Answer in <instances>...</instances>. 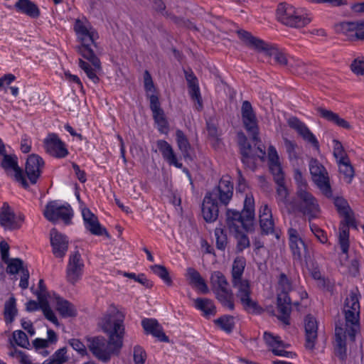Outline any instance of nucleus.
I'll list each match as a JSON object with an SVG mask.
<instances>
[{"label":"nucleus","mask_w":364,"mask_h":364,"mask_svg":"<svg viewBox=\"0 0 364 364\" xmlns=\"http://www.w3.org/2000/svg\"><path fill=\"white\" fill-rule=\"evenodd\" d=\"M38 290L35 292L38 297V300L41 302L48 301V293L46 289L43 279H40L38 282Z\"/></svg>","instance_id":"obj_60"},{"label":"nucleus","mask_w":364,"mask_h":364,"mask_svg":"<svg viewBox=\"0 0 364 364\" xmlns=\"http://www.w3.org/2000/svg\"><path fill=\"white\" fill-rule=\"evenodd\" d=\"M339 172L344 176L348 183H350L354 177V168L352 166L349 159L346 161L338 162Z\"/></svg>","instance_id":"obj_41"},{"label":"nucleus","mask_w":364,"mask_h":364,"mask_svg":"<svg viewBox=\"0 0 364 364\" xmlns=\"http://www.w3.org/2000/svg\"><path fill=\"white\" fill-rule=\"evenodd\" d=\"M43 215L48 220L52 223H55L61 219L66 225L70 223L73 217L70 205H58L55 201L49 202L46 205Z\"/></svg>","instance_id":"obj_14"},{"label":"nucleus","mask_w":364,"mask_h":364,"mask_svg":"<svg viewBox=\"0 0 364 364\" xmlns=\"http://www.w3.org/2000/svg\"><path fill=\"white\" fill-rule=\"evenodd\" d=\"M241 115L243 126L248 134L252 136V139L256 145L260 141L258 123L252 106L247 100L244 101L242 104Z\"/></svg>","instance_id":"obj_12"},{"label":"nucleus","mask_w":364,"mask_h":364,"mask_svg":"<svg viewBox=\"0 0 364 364\" xmlns=\"http://www.w3.org/2000/svg\"><path fill=\"white\" fill-rule=\"evenodd\" d=\"M144 89L147 92L146 96L150 100V109L152 112L153 118L159 127V130L164 132L165 129H168V122L165 117L164 112L161 107L158 96L154 94L155 87L148 70L144 72Z\"/></svg>","instance_id":"obj_5"},{"label":"nucleus","mask_w":364,"mask_h":364,"mask_svg":"<svg viewBox=\"0 0 364 364\" xmlns=\"http://www.w3.org/2000/svg\"><path fill=\"white\" fill-rule=\"evenodd\" d=\"M263 338L267 345L271 347L272 349L277 348H286L288 346V345L284 343L279 337L274 336L272 333L268 332L264 333Z\"/></svg>","instance_id":"obj_46"},{"label":"nucleus","mask_w":364,"mask_h":364,"mask_svg":"<svg viewBox=\"0 0 364 364\" xmlns=\"http://www.w3.org/2000/svg\"><path fill=\"white\" fill-rule=\"evenodd\" d=\"M0 224L11 230L21 228V224L16 221V215L7 203H4L0 208Z\"/></svg>","instance_id":"obj_29"},{"label":"nucleus","mask_w":364,"mask_h":364,"mask_svg":"<svg viewBox=\"0 0 364 364\" xmlns=\"http://www.w3.org/2000/svg\"><path fill=\"white\" fill-rule=\"evenodd\" d=\"M269 168L272 175L284 173L279 161V156L276 149L270 146L268 149Z\"/></svg>","instance_id":"obj_38"},{"label":"nucleus","mask_w":364,"mask_h":364,"mask_svg":"<svg viewBox=\"0 0 364 364\" xmlns=\"http://www.w3.org/2000/svg\"><path fill=\"white\" fill-rule=\"evenodd\" d=\"M274 181L277 184L276 187V200L277 204L284 205L289 214L295 212L296 201L290 200L289 191L285 184L284 173H277L273 175Z\"/></svg>","instance_id":"obj_13"},{"label":"nucleus","mask_w":364,"mask_h":364,"mask_svg":"<svg viewBox=\"0 0 364 364\" xmlns=\"http://www.w3.org/2000/svg\"><path fill=\"white\" fill-rule=\"evenodd\" d=\"M267 55L269 57L273 56L275 62L279 65L286 66L288 65L287 55L274 44H272Z\"/></svg>","instance_id":"obj_42"},{"label":"nucleus","mask_w":364,"mask_h":364,"mask_svg":"<svg viewBox=\"0 0 364 364\" xmlns=\"http://www.w3.org/2000/svg\"><path fill=\"white\" fill-rule=\"evenodd\" d=\"M349 228L346 225H342L339 228V243L341 250L343 253H347L348 250L349 243Z\"/></svg>","instance_id":"obj_47"},{"label":"nucleus","mask_w":364,"mask_h":364,"mask_svg":"<svg viewBox=\"0 0 364 364\" xmlns=\"http://www.w3.org/2000/svg\"><path fill=\"white\" fill-rule=\"evenodd\" d=\"M153 272L159 276L167 285H172V279L166 267L161 264H154L151 266Z\"/></svg>","instance_id":"obj_44"},{"label":"nucleus","mask_w":364,"mask_h":364,"mask_svg":"<svg viewBox=\"0 0 364 364\" xmlns=\"http://www.w3.org/2000/svg\"><path fill=\"white\" fill-rule=\"evenodd\" d=\"M235 237L237 240V250L238 252H242L245 249L250 247V240L246 234L241 230L235 232Z\"/></svg>","instance_id":"obj_49"},{"label":"nucleus","mask_w":364,"mask_h":364,"mask_svg":"<svg viewBox=\"0 0 364 364\" xmlns=\"http://www.w3.org/2000/svg\"><path fill=\"white\" fill-rule=\"evenodd\" d=\"M218 203L205 195L202 204V214L204 220L208 223H212L218 217Z\"/></svg>","instance_id":"obj_30"},{"label":"nucleus","mask_w":364,"mask_h":364,"mask_svg":"<svg viewBox=\"0 0 364 364\" xmlns=\"http://www.w3.org/2000/svg\"><path fill=\"white\" fill-rule=\"evenodd\" d=\"M316 111L322 118L328 122L333 123L334 124L346 129H350L352 128L348 122L345 119L340 117L337 113H335L331 110L319 107L316 108Z\"/></svg>","instance_id":"obj_33"},{"label":"nucleus","mask_w":364,"mask_h":364,"mask_svg":"<svg viewBox=\"0 0 364 364\" xmlns=\"http://www.w3.org/2000/svg\"><path fill=\"white\" fill-rule=\"evenodd\" d=\"M43 166L44 161L40 156L34 154L28 156L26 163L25 171L31 183H36Z\"/></svg>","instance_id":"obj_24"},{"label":"nucleus","mask_w":364,"mask_h":364,"mask_svg":"<svg viewBox=\"0 0 364 364\" xmlns=\"http://www.w3.org/2000/svg\"><path fill=\"white\" fill-rule=\"evenodd\" d=\"M237 143L242 164L246 168L255 171L257 159H259L262 161L264 159L266 155L265 150L258 146L256 152L254 153L247 136L242 132L237 133Z\"/></svg>","instance_id":"obj_9"},{"label":"nucleus","mask_w":364,"mask_h":364,"mask_svg":"<svg viewBox=\"0 0 364 364\" xmlns=\"http://www.w3.org/2000/svg\"><path fill=\"white\" fill-rule=\"evenodd\" d=\"M237 33L245 46L257 53H262L267 55L272 46V43H269L261 38L254 36L251 33L247 31L242 29L238 30L237 31Z\"/></svg>","instance_id":"obj_20"},{"label":"nucleus","mask_w":364,"mask_h":364,"mask_svg":"<svg viewBox=\"0 0 364 364\" xmlns=\"http://www.w3.org/2000/svg\"><path fill=\"white\" fill-rule=\"evenodd\" d=\"M305 346L309 350H313L318 338V323L316 319L311 314L304 318Z\"/></svg>","instance_id":"obj_25"},{"label":"nucleus","mask_w":364,"mask_h":364,"mask_svg":"<svg viewBox=\"0 0 364 364\" xmlns=\"http://www.w3.org/2000/svg\"><path fill=\"white\" fill-rule=\"evenodd\" d=\"M252 222V219H247L242 212L228 209L226 212V223L229 229L236 232L241 228L248 229V225Z\"/></svg>","instance_id":"obj_22"},{"label":"nucleus","mask_w":364,"mask_h":364,"mask_svg":"<svg viewBox=\"0 0 364 364\" xmlns=\"http://www.w3.org/2000/svg\"><path fill=\"white\" fill-rule=\"evenodd\" d=\"M16 300L14 295L4 304V316L6 323H11L17 315Z\"/></svg>","instance_id":"obj_36"},{"label":"nucleus","mask_w":364,"mask_h":364,"mask_svg":"<svg viewBox=\"0 0 364 364\" xmlns=\"http://www.w3.org/2000/svg\"><path fill=\"white\" fill-rule=\"evenodd\" d=\"M279 293L277 294V309L280 315L278 318L284 324H289V316L291 311V301L289 292L291 291L292 286L291 281L284 273L279 275Z\"/></svg>","instance_id":"obj_6"},{"label":"nucleus","mask_w":364,"mask_h":364,"mask_svg":"<svg viewBox=\"0 0 364 364\" xmlns=\"http://www.w3.org/2000/svg\"><path fill=\"white\" fill-rule=\"evenodd\" d=\"M360 303L357 292L351 291L344 301L343 313L345 321L336 323L334 351L336 356L344 361L347 356L346 337L354 341L360 331Z\"/></svg>","instance_id":"obj_2"},{"label":"nucleus","mask_w":364,"mask_h":364,"mask_svg":"<svg viewBox=\"0 0 364 364\" xmlns=\"http://www.w3.org/2000/svg\"><path fill=\"white\" fill-rule=\"evenodd\" d=\"M334 205L340 215L346 214V212L350 211L348 202L343 198H336L334 199Z\"/></svg>","instance_id":"obj_55"},{"label":"nucleus","mask_w":364,"mask_h":364,"mask_svg":"<svg viewBox=\"0 0 364 364\" xmlns=\"http://www.w3.org/2000/svg\"><path fill=\"white\" fill-rule=\"evenodd\" d=\"M146 358L145 350L139 346L134 348V361L135 364H144Z\"/></svg>","instance_id":"obj_58"},{"label":"nucleus","mask_w":364,"mask_h":364,"mask_svg":"<svg viewBox=\"0 0 364 364\" xmlns=\"http://www.w3.org/2000/svg\"><path fill=\"white\" fill-rule=\"evenodd\" d=\"M245 266V257H237L234 259L231 270L232 285L236 289V297L244 310L250 314H259L262 311V308L252 298L250 283L247 279L242 278Z\"/></svg>","instance_id":"obj_4"},{"label":"nucleus","mask_w":364,"mask_h":364,"mask_svg":"<svg viewBox=\"0 0 364 364\" xmlns=\"http://www.w3.org/2000/svg\"><path fill=\"white\" fill-rule=\"evenodd\" d=\"M254 205L253 197L252 196H246L244 201V208L242 212L245 214L247 219H252V220L255 216Z\"/></svg>","instance_id":"obj_50"},{"label":"nucleus","mask_w":364,"mask_h":364,"mask_svg":"<svg viewBox=\"0 0 364 364\" xmlns=\"http://www.w3.org/2000/svg\"><path fill=\"white\" fill-rule=\"evenodd\" d=\"M333 156L337 159V162L346 161L348 159V156L344 151L343 147L341 143L336 139L333 141Z\"/></svg>","instance_id":"obj_53"},{"label":"nucleus","mask_w":364,"mask_h":364,"mask_svg":"<svg viewBox=\"0 0 364 364\" xmlns=\"http://www.w3.org/2000/svg\"><path fill=\"white\" fill-rule=\"evenodd\" d=\"M351 70L357 75H364V60L355 59L351 65Z\"/></svg>","instance_id":"obj_64"},{"label":"nucleus","mask_w":364,"mask_h":364,"mask_svg":"<svg viewBox=\"0 0 364 364\" xmlns=\"http://www.w3.org/2000/svg\"><path fill=\"white\" fill-rule=\"evenodd\" d=\"M259 225L264 234L268 235L274 232V223L272 217L259 219Z\"/></svg>","instance_id":"obj_54"},{"label":"nucleus","mask_w":364,"mask_h":364,"mask_svg":"<svg viewBox=\"0 0 364 364\" xmlns=\"http://www.w3.org/2000/svg\"><path fill=\"white\" fill-rule=\"evenodd\" d=\"M141 326L146 334H151L157 338L160 341L168 342V338L163 331L162 326L155 318H144Z\"/></svg>","instance_id":"obj_28"},{"label":"nucleus","mask_w":364,"mask_h":364,"mask_svg":"<svg viewBox=\"0 0 364 364\" xmlns=\"http://www.w3.org/2000/svg\"><path fill=\"white\" fill-rule=\"evenodd\" d=\"M157 147L161 153L163 158L170 164L174 165L177 168H181L182 164L177 160L172 146L165 140H158Z\"/></svg>","instance_id":"obj_31"},{"label":"nucleus","mask_w":364,"mask_h":364,"mask_svg":"<svg viewBox=\"0 0 364 364\" xmlns=\"http://www.w3.org/2000/svg\"><path fill=\"white\" fill-rule=\"evenodd\" d=\"M178 146L185 159H191L190 150L191 145L188 139L181 130H177L176 132Z\"/></svg>","instance_id":"obj_39"},{"label":"nucleus","mask_w":364,"mask_h":364,"mask_svg":"<svg viewBox=\"0 0 364 364\" xmlns=\"http://www.w3.org/2000/svg\"><path fill=\"white\" fill-rule=\"evenodd\" d=\"M43 148L46 153L55 158H65L68 154L64 142L55 133L48 134L44 139Z\"/></svg>","instance_id":"obj_17"},{"label":"nucleus","mask_w":364,"mask_h":364,"mask_svg":"<svg viewBox=\"0 0 364 364\" xmlns=\"http://www.w3.org/2000/svg\"><path fill=\"white\" fill-rule=\"evenodd\" d=\"M215 324L219 326L223 331L230 333L234 326V317L232 316H223L215 320Z\"/></svg>","instance_id":"obj_43"},{"label":"nucleus","mask_w":364,"mask_h":364,"mask_svg":"<svg viewBox=\"0 0 364 364\" xmlns=\"http://www.w3.org/2000/svg\"><path fill=\"white\" fill-rule=\"evenodd\" d=\"M82 215L86 229L92 235H105L107 238L110 237L106 229L99 223L97 217L89 208H84L82 210Z\"/></svg>","instance_id":"obj_23"},{"label":"nucleus","mask_w":364,"mask_h":364,"mask_svg":"<svg viewBox=\"0 0 364 364\" xmlns=\"http://www.w3.org/2000/svg\"><path fill=\"white\" fill-rule=\"evenodd\" d=\"M12 337L15 343L18 346L24 348H28L30 346L28 336L23 331L17 330L14 331Z\"/></svg>","instance_id":"obj_48"},{"label":"nucleus","mask_w":364,"mask_h":364,"mask_svg":"<svg viewBox=\"0 0 364 364\" xmlns=\"http://www.w3.org/2000/svg\"><path fill=\"white\" fill-rule=\"evenodd\" d=\"M7 264L6 272L10 274H16L22 271V269L26 268L23 267V262L19 258H12L9 260Z\"/></svg>","instance_id":"obj_45"},{"label":"nucleus","mask_w":364,"mask_h":364,"mask_svg":"<svg viewBox=\"0 0 364 364\" xmlns=\"http://www.w3.org/2000/svg\"><path fill=\"white\" fill-rule=\"evenodd\" d=\"M124 275L129 279H134L136 282L141 284L142 285H144V287H146L147 288H150L152 287L151 282H150L146 279V277H145V275L144 274H140L139 275H136L134 273L124 272Z\"/></svg>","instance_id":"obj_57"},{"label":"nucleus","mask_w":364,"mask_h":364,"mask_svg":"<svg viewBox=\"0 0 364 364\" xmlns=\"http://www.w3.org/2000/svg\"><path fill=\"white\" fill-rule=\"evenodd\" d=\"M84 263L78 251L70 254L66 269V278L68 282L75 284L82 277Z\"/></svg>","instance_id":"obj_18"},{"label":"nucleus","mask_w":364,"mask_h":364,"mask_svg":"<svg viewBox=\"0 0 364 364\" xmlns=\"http://www.w3.org/2000/svg\"><path fill=\"white\" fill-rule=\"evenodd\" d=\"M284 145H285L287 152L289 154V158L290 159H297V153L296 151V148L297 146L296 144L294 141H290L287 138H284Z\"/></svg>","instance_id":"obj_61"},{"label":"nucleus","mask_w":364,"mask_h":364,"mask_svg":"<svg viewBox=\"0 0 364 364\" xmlns=\"http://www.w3.org/2000/svg\"><path fill=\"white\" fill-rule=\"evenodd\" d=\"M195 306L196 309L203 311L205 316L215 315L216 314V308L213 301L209 299H196L195 300Z\"/></svg>","instance_id":"obj_37"},{"label":"nucleus","mask_w":364,"mask_h":364,"mask_svg":"<svg viewBox=\"0 0 364 364\" xmlns=\"http://www.w3.org/2000/svg\"><path fill=\"white\" fill-rule=\"evenodd\" d=\"M310 228L311 232L314 234L317 240L325 244L328 242V238L326 232L321 229L318 225L316 224H310Z\"/></svg>","instance_id":"obj_59"},{"label":"nucleus","mask_w":364,"mask_h":364,"mask_svg":"<svg viewBox=\"0 0 364 364\" xmlns=\"http://www.w3.org/2000/svg\"><path fill=\"white\" fill-rule=\"evenodd\" d=\"M74 31L82 44L76 48L77 51L89 63L79 59L80 68L86 73L87 76L94 83H98L100 78L97 74L101 72L102 66L100 59L96 56L93 47L96 48L95 40L98 35L95 30L86 20L76 19L74 24Z\"/></svg>","instance_id":"obj_3"},{"label":"nucleus","mask_w":364,"mask_h":364,"mask_svg":"<svg viewBox=\"0 0 364 364\" xmlns=\"http://www.w3.org/2000/svg\"><path fill=\"white\" fill-rule=\"evenodd\" d=\"M172 21L178 26H185L189 28L196 29V26L189 20L183 17L172 16Z\"/></svg>","instance_id":"obj_63"},{"label":"nucleus","mask_w":364,"mask_h":364,"mask_svg":"<svg viewBox=\"0 0 364 364\" xmlns=\"http://www.w3.org/2000/svg\"><path fill=\"white\" fill-rule=\"evenodd\" d=\"M50 236L53 255L56 257L63 258L68 249L67 237L58 232L55 228L50 230Z\"/></svg>","instance_id":"obj_26"},{"label":"nucleus","mask_w":364,"mask_h":364,"mask_svg":"<svg viewBox=\"0 0 364 364\" xmlns=\"http://www.w3.org/2000/svg\"><path fill=\"white\" fill-rule=\"evenodd\" d=\"M309 166L314 182L326 197H331L332 190L326 168L316 159L314 158L310 159Z\"/></svg>","instance_id":"obj_11"},{"label":"nucleus","mask_w":364,"mask_h":364,"mask_svg":"<svg viewBox=\"0 0 364 364\" xmlns=\"http://www.w3.org/2000/svg\"><path fill=\"white\" fill-rule=\"evenodd\" d=\"M296 195L298 201L296 202L295 211L298 210L307 216L309 222L318 218L321 210L318 200L308 189H305L304 185L296 190Z\"/></svg>","instance_id":"obj_8"},{"label":"nucleus","mask_w":364,"mask_h":364,"mask_svg":"<svg viewBox=\"0 0 364 364\" xmlns=\"http://www.w3.org/2000/svg\"><path fill=\"white\" fill-rule=\"evenodd\" d=\"M124 317V313L111 305L108 312L101 318L100 326L108 336V340L97 336L90 340L88 345L90 350L98 360L107 363L112 355L119 353L125 333Z\"/></svg>","instance_id":"obj_1"},{"label":"nucleus","mask_w":364,"mask_h":364,"mask_svg":"<svg viewBox=\"0 0 364 364\" xmlns=\"http://www.w3.org/2000/svg\"><path fill=\"white\" fill-rule=\"evenodd\" d=\"M210 283L216 298L223 306L233 310L234 296L232 290L228 288L229 284L225 275L220 271L213 272L210 276Z\"/></svg>","instance_id":"obj_7"},{"label":"nucleus","mask_w":364,"mask_h":364,"mask_svg":"<svg viewBox=\"0 0 364 364\" xmlns=\"http://www.w3.org/2000/svg\"><path fill=\"white\" fill-rule=\"evenodd\" d=\"M287 124L290 128L296 131L304 140L311 144L316 150L319 149L317 139L303 122L296 117H291L287 119Z\"/></svg>","instance_id":"obj_21"},{"label":"nucleus","mask_w":364,"mask_h":364,"mask_svg":"<svg viewBox=\"0 0 364 364\" xmlns=\"http://www.w3.org/2000/svg\"><path fill=\"white\" fill-rule=\"evenodd\" d=\"M216 238V247L218 250H225L228 242L227 235L223 228H216L215 230Z\"/></svg>","instance_id":"obj_52"},{"label":"nucleus","mask_w":364,"mask_h":364,"mask_svg":"<svg viewBox=\"0 0 364 364\" xmlns=\"http://www.w3.org/2000/svg\"><path fill=\"white\" fill-rule=\"evenodd\" d=\"M40 309L42 310L45 317L56 326L59 325L57 317L50 309L48 301H44L40 303Z\"/></svg>","instance_id":"obj_51"},{"label":"nucleus","mask_w":364,"mask_h":364,"mask_svg":"<svg viewBox=\"0 0 364 364\" xmlns=\"http://www.w3.org/2000/svg\"><path fill=\"white\" fill-rule=\"evenodd\" d=\"M14 7L17 11L26 14L32 18H37L41 15V11L37 4L31 0H18L14 4Z\"/></svg>","instance_id":"obj_32"},{"label":"nucleus","mask_w":364,"mask_h":364,"mask_svg":"<svg viewBox=\"0 0 364 364\" xmlns=\"http://www.w3.org/2000/svg\"><path fill=\"white\" fill-rule=\"evenodd\" d=\"M289 245L294 260L301 262L302 258L309 257L307 247L300 236L297 230L289 228L288 230Z\"/></svg>","instance_id":"obj_16"},{"label":"nucleus","mask_w":364,"mask_h":364,"mask_svg":"<svg viewBox=\"0 0 364 364\" xmlns=\"http://www.w3.org/2000/svg\"><path fill=\"white\" fill-rule=\"evenodd\" d=\"M206 195L219 201L220 204L227 205L233 196V184L228 178H222L218 185Z\"/></svg>","instance_id":"obj_15"},{"label":"nucleus","mask_w":364,"mask_h":364,"mask_svg":"<svg viewBox=\"0 0 364 364\" xmlns=\"http://www.w3.org/2000/svg\"><path fill=\"white\" fill-rule=\"evenodd\" d=\"M357 28L356 21L341 22L336 26V32L345 35L348 41H350V36H353Z\"/></svg>","instance_id":"obj_40"},{"label":"nucleus","mask_w":364,"mask_h":364,"mask_svg":"<svg viewBox=\"0 0 364 364\" xmlns=\"http://www.w3.org/2000/svg\"><path fill=\"white\" fill-rule=\"evenodd\" d=\"M55 299L56 309L63 317H75L77 316V310L70 302L59 296H55Z\"/></svg>","instance_id":"obj_34"},{"label":"nucleus","mask_w":364,"mask_h":364,"mask_svg":"<svg viewBox=\"0 0 364 364\" xmlns=\"http://www.w3.org/2000/svg\"><path fill=\"white\" fill-rule=\"evenodd\" d=\"M237 33L245 46L257 53H262L267 55L272 46V43H269L261 38L254 36L251 33L247 31L242 29L238 30L237 31Z\"/></svg>","instance_id":"obj_19"},{"label":"nucleus","mask_w":364,"mask_h":364,"mask_svg":"<svg viewBox=\"0 0 364 364\" xmlns=\"http://www.w3.org/2000/svg\"><path fill=\"white\" fill-rule=\"evenodd\" d=\"M187 275L191 280L190 283L194 284V286L198 289L201 293L207 294L209 292L208 287L205 280L202 278L197 270L194 268L189 267L187 269Z\"/></svg>","instance_id":"obj_35"},{"label":"nucleus","mask_w":364,"mask_h":364,"mask_svg":"<svg viewBox=\"0 0 364 364\" xmlns=\"http://www.w3.org/2000/svg\"><path fill=\"white\" fill-rule=\"evenodd\" d=\"M4 156L1 166L6 171H13L15 173L16 181L21 183L24 187L28 186L26 180L23 176L21 168L18 165V158L16 155H9L6 153L2 155Z\"/></svg>","instance_id":"obj_27"},{"label":"nucleus","mask_w":364,"mask_h":364,"mask_svg":"<svg viewBox=\"0 0 364 364\" xmlns=\"http://www.w3.org/2000/svg\"><path fill=\"white\" fill-rule=\"evenodd\" d=\"M69 344L82 356L87 354L85 346L80 340L75 338L70 339L69 341Z\"/></svg>","instance_id":"obj_62"},{"label":"nucleus","mask_w":364,"mask_h":364,"mask_svg":"<svg viewBox=\"0 0 364 364\" xmlns=\"http://www.w3.org/2000/svg\"><path fill=\"white\" fill-rule=\"evenodd\" d=\"M277 18L282 24L296 28L304 27L311 22L309 18L299 14L294 6L285 3L278 5Z\"/></svg>","instance_id":"obj_10"},{"label":"nucleus","mask_w":364,"mask_h":364,"mask_svg":"<svg viewBox=\"0 0 364 364\" xmlns=\"http://www.w3.org/2000/svg\"><path fill=\"white\" fill-rule=\"evenodd\" d=\"M188 92L192 100L196 101L198 104L196 109L201 110L203 108V101L200 95L199 86H196L191 89H188Z\"/></svg>","instance_id":"obj_56"}]
</instances>
